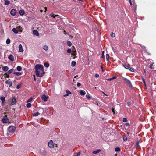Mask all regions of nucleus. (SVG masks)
I'll return each instance as SVG.
<instances>
[{
	"mask_svg": "<svg viewBox=\"0 0 156 156\" xmlns=\"http://www.w3.org/2000/svg\"><path fill=\"white\" fill-rule=\"evenodd\" d=\"M36 74L37 77H42L45 73L43 66L41 64H37L35 67Z\"/></svg>",
	"mask_w": 156,
	"mask_h": 156,
	"instance_id": "f257e3e1",
	"label": "nucleus"
},
{
	"mask_svg": "<svg viewBox=\"0 0 156 156\" xmlns=\"http://www.w3.org/2000/svg\"><path fill=\"white\" fill-rule=\"evenodd\" d=\"M16 129V127L14 126H10L8 128V130L10 133H12Z\"/></svg>",
	"mask_w": 156,
	"mask_h": 156,
	"instance_id": "f03ea898",
	"label": "nucleus"
},
{
	"mask_svg": "<svg viewBox=\"0 0 156 156\" xmlns=\"http://www.w3.org/2000/svg\"><path fill=\"white\" fill-rule=\"evenodd\" d=\"M123 80L124 81V82L125 83H128V84H129V87H132V85L130 81L129 80H128V79H126V78H123Z\"/></svg>",
	"mask_w": 156,
	"mask_h": 156,
	"instance_id": "7ed1b4c3",
	"label": "nucleus"
},
{
	"mask_svg": "<svg viewBox=\"0 0 156 156\" xmlns=\"http://www.w3.org/2000/svg\"><path fill=\"white\" fill-rule=\"evenodd\" d=\"M48 147L51 148H52L54 147V145L53 144V141L52 140H51L49 141L48 143Z\"/></svg>",
	"mask_w": 156,
	"mask_h": 156,
	"instance_id": "20e7f679",
	"label": "nucleus"
},
{
	"mask_svg": "<svg viewBox=\"0 0 156 156\" xmlns=\"http://www.w3.org/2000/svg\"><path fill=\"white\" fill-rule=\"evenodd\" d=\"M48 97L46 96L45 95L43 94L41 96V98L42 100L44 102L47 101L48 99Z\"/></svg>",
	"mask_w": 156,
	"mask_h": 156,
	"instance_id": "39448f33",
	"label": "nucleus"
},
{
	"mask_svg": "<svg viewBox=\"0 0 156 156\" xmlns=\"http://www.w3.org/2000/svg\"><path fill=\"white\" fill-rule=\"evenodd\" d=\"M10 14L14 16L16 14V11L15 9H12L10 11Z\"/></svg>",
	"mask_w": 156,
	"mask_h": 156,
	"instance_id": "423d86ee",
	"label": "nucleus"
},
{
	"mask_svg": "<svg viewBox=\"0 0 156 156\" xmlns=\"http://www.w3.org/2000/svg\"><path fill=\"white\" fill-rule=\"evenodd\" d=\"M9 122V119L7 118H4L2 120V122L3 123H7Z\"/></svg>",
	"mask_w": 156,
	"mask_h": 156,
	"instance_id": "0eeeda50",
	"label": "nucleus"
},
{
	"mask_svg": "<svg viewBox=\"0 0 156 156\" xmlns=\"http://www.w3.org/2000/svg\"><path fill=\"white\" fill-rule=\"evenodd\" d=\"M16 102V99L14 98H13L12 99V101L10 105H12L15 104Z\"/></svg>",
	"mask_w": 156,
	"mask_h": 156,
	"instance_id": "6e6552de",
	"label": "nucleus"
},
{
	"mask_svg": "<svg viewBox=\"0 0 156 156\" xmlns=\"http://www.w3.org/2000/svg\"><path fill=\"white\" fill-rule=\"evenodd\" d=\"M9 59L11 61H13L14 60V58L13 55H10L8 57Z\"/></svg>",
	"mask_w": 156,
	"mask_h": 156,
	"instance_id": "1a4fd4ad",
	"label": "nucleus"
},
{
	"mask_svg": "<svg viewBox=\"0 0 156 156\" xmlns=\"http://www.w3.org/2000/svg\"><path fill=\"white\" fill-rule=\"evenodd\" d=\"M33 34L36 36H38L39 35V33L38 32V31L36 30H34L33 31Z\"/></svg>",
	"mask_w": 156,
	"mask_h": 156,
	"instance_id": "9d476101",
	"label": "nucleus"
},
{
	"mask_svg": "<svg viewBox=\"0 0 156 156\" xmlns=\"http://www.w3.org/2000/svg\"><path fill=\"white\" fill-rule=\"evenodd\" d=\"M101 151V150L100 149H98L96 151H93L92 152L93 154H96L97 153H99Z\"/></svg>",
	"mask_w": 156,
	"mask_h": 156,
	"instance_id": "9b49d317",
	"label": "nucleus"
},
{
	"mask_svg": "<svg viewBox=\"0 0 156 156\" xmlns=\"http://www.w3.org/2000/svg\"><path fill=\"white\" fill-rule=\"evenodd\" d=\"M5 83L9 85V87L12 86V85L11 82L9 80L6 81Z\"/></svg>",
	"mask_w": 156,
	"mask_h": 156,
	"instance_id": "f8f14e48",
	"label": "nucleus"
},
{
	"mask_svg": "<svg viewBox=\"0 0 156 156\" xmlns=\"http://www.w3.org/2000/svg\"><path fill=\"white\" fill-rule=\"evenodd\" d=\"M25 12L23 10H20L19 11V13L21 16H23Z\"/></svg>",
	"mask_w": 156,
	"mask_h": 156,
	"instance_id": "ddd939ff",
	"label": "nucleus"
},
{
	"mask_svg": "<svg viewBox=\"0 0 156 156\" xmlns=\"http://www.w3.org/2000/svg\"><path fill=\"white\" fill-rule=\"evenodd\" d=\"M9 69V68L8 66H5L2 67V69L4 71H7Z\"/></svg>",
	"mask_w": 156,
	"mask_h": 156,
	"instance_id": "4468645a",
	"label": "nucleus"
},
{
	"mask_svg": "<svg viewBox=\"0 0 156 156\" xmlns=\"http://www.w3.org/2000/svg\"><path fill=\"white\" fill-rule=\"evenodd\" d=\"M5 97L4 96H2L1 98V100L2 101V104L4 103L5 101Z\"/></svg>",
	"mask_w": 156,
	"mask_h": 156,
	"instance_id": "2eb2a0df",
	"label": "nucleus"
},
{
	"mask_svg": "<svg viewBox=\"0 0 156 156\" xmlns=\"http://www.w3.org/2000/svg\"><path fill=\"white\" fill-rule=\"evenodd\" d=\"M41 114V113H39V112H36L34 113L33 114V115L34 116H37L38 115L40 114Z\"/></svg>",
	"mask_w": 156,
	"mask_h": 156,
	"instance_id": "dca6fc26",
	"label": "nucleus"
},
{
	"mask_svg": "<svg viewBox=\"0 0 156 156\" xmlns=\"http://www.w3.org/2000/svg\"><path fill=\"white\" fill-rule=\"evenodd\" d=\"M116 78H117V77H116V76H114V77H113L112 78H111L107 79H106V80H108V81H111V80H113V79H115Z\"/></svg>",
	"mask_w": 156,
	"mask_h": 156,
	"instance_id": "f3484780",
	"label": "nucleus"
},
{
	"mask_svg": "<svg viewBox=\"0 0 156 156\" xmlns=\"http://www.w3.org/2000/svg\"><path fill=\"white\" fill-rule=\"evenodd\" d=\"M13 74L18 76L21 75L22 74L21 73L19 72H14Z\"/></svg>",
	"mask_w": 156,
	"mask_h": 156,
	"instance_id": "a211bd4d",
	"label": "nucleus"
},
{
	"mask_svg": "<svg viewBox=\"0 0 156 156\" xmlns=\"http://www.w3.org/2000/svg\"><path fill=\"white\" fill-rule=\"evenodd\" d=\"M12 30L13 32L15 34H17L18 33V31L17 29L15 28H13Z\"/></svg>",
	"mask_w": 156,
	"mask_h": 156,
	"instance_id": "6ab92c4d",
	"label": "nucleus"
},
{
	"mask_svg": "<svg viewBox=\"0 0 156 156\" xmlns=\"http://www.w3.org/2000/svg\"><path fill=\"white\" fill-rule=\"evenodd\" d=\"M66 94L64 95V96L66 97L69 95V94H71V92L69 90H66Z\"/></svg>",
	"mask_w": 156,
	"mask_h": 156,
	"instance_id": "aec40b11",
	"label": "nucleus"
},
{
	"mask_svg": "<svg viewBox=\"0 0 156 156\" xmlns=\"http://www.w3.org/2000/svg\"><path fill=\"white\" fill-rule=\"evenodd\" d=\"M80 95L82 96L84 95L85 94V92L83 90H81L80 92Z\"/></svg>",
	"mask_w": 156,
	"mask_h": 156,
	"instance_id": "412c9836",
	"label": "nucleus"
},
{
	"mask_svg": "<svg viewBox=\"0 0 156 156\" xmlns=\"http://www.w3.org/2000/svg\"><path fill=\"white\" fill-rule=\"evenodd\" d=\"M50 16H51L53 17V18H55V16H58L59 15H54L53 14V13H51L50 15Z\"/></svg>",
	"mask_w": 156,
	"mask_h": 156,
	"instance_id": "4be33fe9",
	"label": "nucleus"
},
{
	"mask_svg": "<svg viewBox=\"0 0 156 156\" xmlns=\"http://www.w3.org/2000/svg\"><path fill=\"white\" fill-rule=\"evenodd\" d=\"M44 65L46 68H48L49 66V64L48 63H44Z\"/></svg>",
	"mask_w": 156,
	"mask_h": 156,
	"instance_id": "5701e85b",
	"label": "nucleus"
},
{
	"mask_svg": "<svg viewBox=\"0 0 156 156\" xmlns=\"http://www.w3.org/2000/svg\"><path fill=\"white\" fill-rule=\"evenodd\" d=\"M74 51H73L72 53V55L73 56H75L76 55V49H74Z\"/></svg>",
	"mask_w": 156,
	"mask_h": 156,
	"instance_id": "b1692460",
	"label": "nucleus"
},
{
	"mask_svg": "<svg viewBox=\"0 0 156 156\" xmlns=\"http://www.w3.org/2000/svg\"><path fill=\"white\" fill-rule=\"evenodd\" d=\"M17 70L18 71H20L22 70L21 67L20 66H18L16 67Z\"/></svg>",
	"mask_w": 156,
	"mask_h": 156,
	"instance_id": "393cba45",
	"label": "nucleus"
},
{
	"mask_svg": "<svg viewBox=\"0 0 156 156\" xmlns=\"http://www.w3.org/2000/svg\"><path fill=\"white\" fill-rule=\"evenodd\" d=\"M106 59L108 61L109 58V55L108 54H107L106 55Z\"/></svg>",
	"mask_w": 156,
	"mask_h": 156,
	"instance_id": "a878e982",
	"label": "nucleus"
},
{
	"mask_svg": "<svg viewBox=\"0 0 156 156\" xmlns=\"http://www.w3.org/2000/svg\"><path fill=\"white\" fill-rule=\"evenodd\" d=\"M76 62L75 61H73L71 62V66L72 67H74L76 65Z\"/></svg>",
	"mask_w": 156,
	"mask_h": 156,
	"instance_id": "bb28decb",
	"label": "nucleus"
},
{
	"mask_svg": "<svg viewBox=\"0 0 156 156\" xmlns=\"http://www.w3.org/2000/svg\"><path fill=\"white\" fill-rule=\"evenodd\" d=\"M121 150V149L119 147H116L115 149V151L116 152H119Z\"/></svg>",
	"mask_w": 156,
	"mask_h": 156,
	"instance_id": "cd10ccee",
	"label": "nucleus"
},
{
	"mask_svg": "<svg viewBox=\"0 0 156 156\" xmlns=\"http://www.w3.org/2000/svg\"><path fill=\"white\" fill-rule=\"evenodd\" d=\"M5 5H8L10 4V2L9 1H7V0H5Z\"/></svg>",
	"mask_w": 156,
	"mask_h": 156,
	"instance_id": "c85d7f7f",
	"label": "nucleus"
},
{
	"mask_svg": "<svg viewBox=\"0 0 156 156\" xmlns=\"http://www.w3.org/2000/svg\"><path fill=\"white\" fill-rule=\"evenodd\" d=\"M67 44L69 46H71L72 45V43L69 41H67Z\"/></svg>",
	"mask_w": 156,
	"mask_h": 156,
	"instance_id": "c756f323",
	"label": "nucleus"
},
{
	"mask_svg": "<svg viewBox=\"0 0 156 156\" xmlns=\"http://www.w3.org/2000/svg\"><path fill=\"white\" fill-rule=\"evenodd\" d=\"M80 154V152H79L77 153H76L74 154V156H79Z\"/></svg>",
	"mask_w": 156,
	"mask_h": 156,
	"instance_id": "7c9ffc66",
	"label": "nucleus"
},
{
	"mask_svg": "<svg viewBox=\"0 0 156 156\" xmlns=\"http://www.w3.org/2000/svg\"><path fill=\"white\" fill-rule=\"evenodd\" d=\"M26 106L27 108H30L31 106V104L30 103H28L26 104Z\"/></svg>",
	"mask_w": 156,
	"mask_h": 156,
	"instance_id": "2f4dec72",
	"label": "nucleus"
},
{
	"mask_svg": "<svg viewBox=\"0 0 156 156\" xmlns=\"http://www.w3.org/2000/svg\"><path fill=\"white\" fill-rule=\"evenodd\" d=\"M13 69H11L9 70L7 72V73H8V74H10L11 73H12L13 72Z\"/></svg>",
	"mask_w": 156,
	"mask_h": 156,
	"instance_id": "473e14b6",
	"label": "nucleus"
},
{
	"mask_svg": "<svg viewBox=\"0 0 156 156\" xmlns=\"http://www.w3.org/2000/svg\"><path fill=\"white\" fill-rule=\"evenodd\" d=\"M39 112L41 113H43V112H44V110H43V108H41L39 109Z\"/></svg>",
	"mask_w": 156,
	"mask_h": 156,
	"instance_id": "72a5a7b5",
	"label": "nucleus"
},
{
	"mask_svg": "<svg viewBox=\"0 0 156 156\" xmlns=\"http://www.w3.org/2000/svg\"><path fill=\"white\" fill-rule=\"evenodd\" d=\"M123 140L124 141H126L127 140V138L126 136H124L123 137Z\"/></svg>",
	"mask_w": 156,
	"mask_h": 156,
	"instance_id": "f704fd0d",
	"label": "nucleus"
},
{
	"mask_svg": "<svg viewBox=\"0 0 156 156\" xmlns=\"http://www.w3.org/2000/svg\"><path fill=\"white\" fill-rule=\"evenodd\" d=\"M10 42V40L9 39H7L6 41V43L7 44H9Z\"/></svg>",
	"mask_w": 156,
	"mask_h": 156,
	"instance_id": "c9c22d12",
	"label": "nucleus"
},
{
	"mask_svg": "<svg viewBox=\"0 0 156 156\" xmlns=\"http://www.w3.org/2000/svg\"><path fill=\"white\" fill-rule=\"evenodd\" d=\"M42 48L43 49H48V47L47 45H44L43 46Z\"/></svg>",
	"mask_w": 156,
	"mask_h": 156,
	"instance_id": "e433bc0d",
	"label": "nucleus"
},
{
	"mask_svg": "<svg viewBox=\"0 0 156 156\" xmlns=\"http://www.w3.org/2000/svg\"><path fill=\"white\" fill-rule=\"evenodd\" d=\"M124 67H125L126 69H128L129 68V65H123Z\"/></svg>",
	"mask_w": 156,
	"mask_h": 156,
	"instance_id": "4c0bfd02",
	"label": "nucleus"
},
{
	"mask_svg": "<svg viewBox=\"0 0 156 156\" xmlns=\"http://www.w3.org/2000/svg\"><path fill=\"white\" fill-rule=\"evenodd\" d=\"M122 121L124 122H126L127 121V119L126 118H123Z\"/></svg>",
	"mask_w": 156,
	"mask_h": 156,
	"instance_id": "58836bf2",
	"label": "nucleus"
},
{
	"mask_svg": "<svg viewBox=\"0 0 156 156\" xmlns=\"http://www.w3.org/2000/svg\"><path fill=\"white\" fill-rule=\"evenodd\" d=\"M111 110H112V111L113 112V114H114L115 113V109L113 108V107H112V108Z\"/></svg>",
	"mask_w": 156,
	"mask_h": 156,
	"instance_id": "ea45409f",
	"label": "nucleus"
},
{
	"mask_svg": "<svg viewBox=\"0 0 156 156\" xmlns=\"http://www.w3.org/2000/svg\"><path fill=\"white\" fill-rule=\"evenodd\" d=\"M32 99H33L32 98H31L30 99H29V100H28L27 101V102H31V101H32Z\"/></svg>",
	"mask_w": 156,
	"mask_h": 156,
	"instance_id": "a19ab883",
	"label": "nucleus"
},
{
	"mask_svg": "<svg viewBox=\"0 0 156 156\" xmlns=\"http://www.w3.org/2000/svg\"><path fill=\"white\" fill-rule=\"evenodd\" d=\"M153 66V64H151L150 65V68L151 69H153L154 68V67H153V66Z\"/></svg>",
	"mask_w": 156,
	"mask_h": 156,
	"instance_id": "79ce46f5",
	"label": "nucleus"
},
{
	"mask_svg": "<svg viewBox=\"0 0 156 156\" xmlns=\"http://www.w3.org/2000/svg\"><path fill=\"white\" fill-rule=\"evenodd\" d=\"M115 36V34L114 33H112L111 34V37H114Z\"/></svg>",
	"mask_w": 156,
	"mask_h": 156,
	"instance_id": "37998d69",
	"label": "nucleus"
},
{
	"mask_svg": "<svg viewBox=\"0 0 156 156\" xmlns=\"http://www.w3.org/2000/svg\"><path fill=\"white\" fill-rule=\"evenodd\" d=\"M131 72H134V70L133 69L129 67V68L128 69Z\"/></svg>",
	"mask_w": 156,
	"mask_h": 156,
	"instance_id": "c03bdc74",
	"label": "nucleus"
},
{
	"mask_svg": "<svg viewBox=\"0 0 156 156\" xmlns=\"http://www.w3.org/2000/svg\"><path fill=\"white\" fill-rule=\"evenodd\" d=\"M19 49H23L22 46L21 44H20L19 45Z\"/></svg>",
	"mask_w": 156,
	"mask_h": 156,
	"instance_id": "a18cd8bd",
	"label": "nucleus"
},
{
	"mask_svg": "<svg viewBox=\"0 0 156 156\" xmlns=\"http://www.w3.org/2000/svg\"><path fill=\"white\" fill-rule=\"evenodd\" d=\"M71 52V49H67V52L68 53H70Z\"/></svg>",
	"mask_w": 156,
	"mask_h": 156,
	"instance_id": "49530a36",
	"label": "nucleus"
},
{
	"mask_svg": "<svg viewBox=\"0 0 156 156\" xmlns=\"http://www.w3.org/2000/svg\"><path fill=\"white\" fill-rule=\"evenodd\" d=\"M23 51V49H19L18 52H22Z\"/></svg>",
	"mask_w": 156,
	"mask_h": 156,
	"instance_id": "de8ad7c7",
	"label": "nucleus"
},
{
	"mask_svg": "<svg viewBox=\"0 0 156 156\" xmlns=\"http://www.w3.org/2000/svg\"><path fill=\"white\" fill-rule=\"evenodd\" d=\"M127 105L128 106H129L130 105V102L129 101L128 102H127Z\"/></svg>",
	"mask_w": 156,
	"mask_h": 156,
	"instance_id": "09e8293b",
	"label": "nucleus"
},
{
	"mask_svg": "<svg viewBox=\"0 0 156 156\" xmlns=\"http://www.w3.org/2000/svg\"><path fill=\"white\" fill-rule=\"evenodd\" d=\"M86 97L87 98L89 99L90 98V96L89 95H86Z\"/></svg>",
	"mask_w": 156,
	"mask_h": 156,
	"instance_id": "8fccbe9b",
	"label": "nucleus"
},
{
	"mask_svg": "<svg viewBox=\"0 0 156 156\" xmlns=\"http://www.w3.org/2000/svg\"><path fill=\"white\" fill-rule=\"evenodd\" d=\"M95 76L96 78H98L99 77V75L98 74H95Z\"/></svg>",
	"mask_w": 156,
	"mask_h": 156,
	"instance_id": "3c124183",
	"label": "nucleus"
},
{
	"mask_svg": "<svg viewBox=\"0 0 156 156\" xmlns=\"http://www.w3.org/2000/svg\"><path fill=\"white\" fill-rule=\"evenodd\" d=\"M77 86L79 87L81 86V84L80 83H77Z\"/></svg>",
	"mask_w": 156,
	"mask_h": 156,
	"instance_id": "603ef678",
	"label": "nucleus"
},
{
	"mask_svg": "<svg viewBox=\"0 0 156 156\" xmlns=\"http://www.w3.org/2000/svg\"><path fill=\"white\" fill-rule=\"evenodd\" d=\"M104 52L103 51H102V56H101V58H103L104 55Z\"/></svg>",
	"mask_w": 156,
	"mask_h": 156,
	"instance_id": "864d4df0",
	"label": "nucleus"
},
{
	"mask_svg": "<svg viewBox=\"0 0 156 156\" xmlns=\"http://www.w3.org/2000/svg\"><path fill=\"white\" fill-rule=\"evenodd\" d=\"M125 125L126 126H129V123H126V124H125Z\"/></svg>",
	"mask_w": 156,
	"mask_h": 156,
	"instance_id": "5fc2aeb1",
	"label": "nucleus"
},
{
	"mask_svg": "<svg viewBox=\"0 0 156 156\" xmlns=\"http://www.w3.org/2000/svg\"><path fill=\"white\" fill-rule=\"evenodd\" d=\"M139 145V142H137L136 144V146H138Z\"/></svg>",
	"mask_w": 156,
	"mask_h": 156,
	"instance_id": "6e6d98bb",
	"label": "nucleus"
},
{
	"mask_svg": "<svg viewBox=\"0 0 156 156\" xmlns=\"http://www.w3.org/2000/svg\"><path fill=\"white\" fill-rule=\"evenodd\" d=\"M142 80H143V81L144 83H145V80L144 79V78H142Z\"/></svg>",
	"mask_w": 156,
	"mask_h": 156,
	"instance_id": "4d7b16f0",
	"label": "nucleus"
},
{
	"mask_svg": "<svg viewBox=\"0 0 156 156\" xmlns=\"http://www.w3.org/2000/svg\"><path fill=\"white\" fill-rule=\"evenodd\" d=\"M16 88L17 89H19L20 88V86L19 85H17L16 86Z\"/></svg>",
	"mask_w": 156,
	"mask_h": 156,
	"instance_id": "13d9d810",
	"label": "nucleus"
},
{
	"mask_svg": "<svg viewBox=\"0 0 156 156\" xmlns=\"http://www.w3.org/2000/svg\"><path fill=\"white\" fill-rule=\"evenodd\" d=\"M44 8H45V12H46V11H47V8L46 7H45Z\"/></svg>",
	"mask_w": 156,
	"mask_h": 156,
	"instance_id": "bf43d9fd",
	"label": "nucleus"
},
{
	"mask_svg": "<svg viewBox=\"0 0 156 156\" xmlns=\"http://www.w3.org/2000/svg\"><path fill=\"white\" fill-rule=\"evenodd\" d=\"M129 3H130V5H131V6H132V2H131V1H130V0Z\"/></svg>",
	"mask_w": 156,
	"mask_h": 156,
	"instance_id": "052dcab7",
	"label": "nucleus"
},
{
	"mask_svg": "<svg viewBox=\"0 0 156 156\" xmlns=\"http://www.w3.org/2000/svg\"><path fill=\"white\" fill-rule=\"evenodd\" d=\"M144 85L145 87L146 88V82H145V83H144Z\"/></svg>",
	"mask_w": 156,
	"mask_h": 156,
	"instance_id": "680f3d73",
	"label": "nucleus"
},
{
	"mask_svg": "<svg viewBox=\"0 0 156 156\" xmlns=\"http://www.w3.org/2000/svg\"><path fill=\"white\" fill-rule=\"evenodd\" d=\"M34 76V80L35 81L36 80V79L35 78V75H33Z\"/></svg>",
	"mask_w": 156,
	"mask_h": 156,
	"instance_id": "e2e57ef3",
	"label": "nucleus"
},
{
	"mask_svg": "<svg viewBox=\"0 0 156 156\" xmlns=\"http://www.w3.org/2000/svg\"><path fill=\"white\" fill-rule=\"evenodd\" d=\"M104 96H108V95H106V94H105V93H104Z\"/></svg>",
	"mask_w": 156,
	"mask_h": 156,
	"instance_id": "0e129e2a",
	"label": "nucleus"
},
{
	"mask_svg": "<svg viewBox=\"0 0 156 156\" xmlns=\"http://www.w3.org/2000/svg\"><path fill=\"white\" fill-rule=\"evenodd\" d=\"M147 51V49H144V52H146V51Z\"/></svg>",
	"mask_w": 156,
	"mask_h": 156,
	"instance_id": "69168bd1",
	"label": "nucleus"
},
{
	"mask_svg": "<svg viewBox=\"0 0 156 156\" xmlns=\"http://www.w3.org/2000/svg\"><path fill=\"white\" fill-rule=\"evenodd\" d=\"M77 76H78V75H76V76H75V77H74V78H76V77H77Z\"/></svg>",
	"mask_w": 156,
	"mask_h": 156,
	"instance_id": "338daca9",
	"label": "nucleus"
},
{
	"mask_svg": "<svg viewBox=\"0 0 156 156\" xmlns=\"http://www.w3.org/2000/svg\"><path fill=\"white\" fill-rule=\"evenodd\" d=\"M6 77H8V78H9V76L8 75H7V76H6Z\"/></svg>",
	"mask_w": 156,
	"mask_h": 156,
	"instance_id": "774afa93",
	"label": "nucleus"
}]
</instances>
